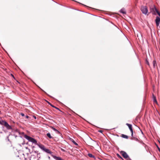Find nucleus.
I'll return each mask as SVG.
<instances>
[{
	"label": "nucleus",
	"instance_id": "obj_24",
	"mask_svg": "<svg viewBox=\"0 0 160 160\" xmlns=\"http://www.w3.org/2000/svg\"><path fill=\"white\" fill-rule=\"evenodd\" d=\"M26 118H29V117L27 115L26 116Z\"/></svg>",
	"mask_w": 160,
	"mask_h": 160
},
{
	"label": "nucleus",
	"instance_id": "obj_13",
	"mask_svg": "<svg viewBox=\"0 0 160 160\" xmlns=\"http://www.w3.org/2000/svg\"><path fill=\"white\" fill-rule=\"evenodd\" d=\"M153 67L154 68H155V67L157 66V64L155 60H153Z\"/></svg>",
	"mask_w": 160,
	"mask_h": 160
},
{
	"label": "nucleus",
	"instance_id": "obj_21",
	"mask_svg": "<svg viewBox=\"0 0 160 160\" xmlns=\"http://www.w3.org/2000/svg\"><path fill=\"white\" fill-rule=\"evenodd\" d=\"M55 108L56 109H57L58 110H59V111H60V110L59 109V108H57V107H55Z\"/></svg>",
	"mask_w": 160,
	"mask_h": 160
},
{
	"label": "nucleus",
	"instance_id": "obj_3",
	"mask_svg": "<svg viewBox=\"0 0 160 160\" xmlns=\"http://www.w3.org/2000/svg\"><path fill=\"white\" fill-rule=\"evenodd\" d=\"M150 12L153 15H156V13L160 16V13L154 6L153 7L150 8Z\"/></svg>",
	"mask_w": 160,
	"mask_h": 160
},
{
	"label": "nucleus",
	"instance_id": "obj_6",
	"mask_svg": "<svg viewBox=\"0 0 160 160\" xmlns=\"http://www.w3.org/2000/svg\"><path fill=\"white\" fill-rule=\"evenodd\" d=\"M126 125L128 127V128H129V129L131 132L132 137H133V129H132V125L130 124H129L128 123H127L126 124Z\"/></svg>",
	"mask_w": 160,
	"mask_h": 160
},
{
	"label": "nucleus",
	"instance_id": "obj_11",
	"mask_svg": "<svg viewBox=\"0 0 160 160\" xmlns=\"http://www.w3.org/2000/svg\"><path fill=\"white\" fill-rule=\"evenodd\" d=\"M88 156L90 157V158H94V160H95L96 159V158L93 155H92V154L91 153H88Z\"/></svg>",
	"mask_w": 160,
	"mask_h": 160
},
{
	"label": "nucleus",
	"instance_id": "obj_5",
	"mask_svg": "<svg viewBox=\"0 0 160 160\" xmlns=\"http://www.w3.org/2000/svg\"><path fill=\"white\" fill-rule=\"evenodd\" d=\"M141 10L142 13L145 15L147 14L148 12V10L147 8L145 6H142L141 7Z\"/></svg>",
	"mask_w": 160,
	"mask_h": 160
},
{
	"label": "nucleus",
	"instance_id": "obj_2",
	"mask_svg": "<svg viewBox=\"0 0 160 160\" xmlns=\"http://www.w3.org/2000/svg\"><path fill=\"white\" fill-rule=\"evenodd\" d=\"M38 146L43 151L47 153L51 154L52 152L48 149L45 148L44 146L41 144H38Z\"/></svg>",
	"mask_w": 160,
	"mask_h": 160
},
{
	"label": "nucleus",
	"instance_id": "obj_20",
	"mask_svg": "<svg viewBox=\"0 0 160 160\" xmlns=\"http://www.w3.org/2000/svg\"><path fill=\"white\" fill-rule=\"evenodd\" d=\"M50 104V105H51L52 107H53V108H55V107H55V106H54L53 105H52V104Z\"/></svg>",
	"mask_w": 160,
	"mask_h": 160
},
{
	"label": "nucleus",
	"instance_id": "obj_17",
	"mask_svg": "<svg viewBox=\"0 0 160 160\" xmlns=\"http://www.w3.org/2000/svg\"><path fill=\"white\" fill-rule=\"evenodd\" d=\"M51 128L52 129L55 131L57 132H59L57 129H55V128H54L53 127H51Z\"/></svg>",
	"mask_w": 160,
	"mask_h": 160
},
{
	"label": "nucleus",
	"instance_id": "obj_15",
	"mask_svg": "<svg viewBox=\"0 0 160 160\" xmlns=\"http://www.w3.org/2000/svg\"><path fill=\"white\" fill-rule=\"evenodd\" d=\"M47 135L49 138L51 139L52 138V137L51 135L49 133H47Z\"/></svg>",
	"mask_w": 160,
	"mask_h": 160
},
{
	"label": "nucleus",
	"instance_id": "obj_4",
	"mask_svg": "<svg viewBox=\"0 0 160 160\" xmlns=\"http://www.w3.org/2000/svg\"><path fill=\"white\" fill-rule=\"evenodd\" d=\"M120 153L123 158L127 159V160H131L126 152L123 151H121L120 152Z\"/></svg>",
	"mask_w": 160,
	"mask_h": 160
},
{
	"label": "nucleus",
	"instance_id": "obj_22",
	"mask_svg": "<svg viewBox=\"0 0 160 160\" xmlns=\"http://www.w3.org/2000/svg\"><path fill=\"white\" fill-rule=\"evenodd\" d=\"M98 132H101V133H102V130H101L98 131Z\"/></svg>",
	"mask_w": 160,
	"mask_h": 160
},
{
	"label": "nucleus",
	"instance_id": "obj_18",
	"mask_svg": "<svg viewBox=\"0 0 160 160\" xmlns=\"http://www.w3.org/2000/svg\"><path fill=\"white\" fill-rule=\"evenodd\" d=\"M117 156L118 157V158H119L122 159L123 160V158H122L119 155V154H117Z\"/></svg>",
	"mask_w": 160,
	"mask_h": 160
},
{
	"label": "nucleus",
	"instance_id": "obj_7",
	"mask_svg": "<svg viewBox=\"0 0 160 160\" xmlns=\"http://www.w3.org/2000/svg\"><path fill=\"white\" fill-rule=\"evenodd\" d=\"M2 122L5 126L8 129H9L11 128V127L5 121H3Z\"/></svg>",
	"mask_w": 160,
	"mask_h": 160
},
{
	"label": "nucleus",
	"instance_id": "obj_25",
	"mask_svg": "<svg viewBox=\"0 0 160 160\" xmlns=\"http://www.w3.org/2000/svg\"><path fill=\"white\" fill-rule=\"evenodd\" d=\"M11 75H12V77H14V76H13V75H12V74H11Z\"/></svg>",
	"mask_w": 160,
	"mask_h": 160
},
{
	"label": "nucleus",
	"instance_id": "obj_16",
	"mask_svg": "<svg viewBox=\"0 0 160 160\" xmlns=\"http://www.w3.org/2000/svg\"><path fill=\"white\" fill-rule=\"evenodd\" d=\"M71 139V141L75 145H78V144L73 139Z\"/></svg>",
	"mask_w": 160,
	"mask_h": 160
},
{
	"label": "nucleus",
	"instance_id": "obj_23",
	"mask_svg": "<svg viewBox=\"0 0 160 160\" xmlns=\"http://www.w3.org/2000/svg\"><path fill=\"white\" fill-rule=\"evenodd\" d=\"M21 115H22V116H24V114L23 113H21Z\"/></svg>",
	"mask_w": 160,
	"mask_h": 160
},
{
	"label": "nucleus",
	"instance_id": "obj_19",
	"mask_svg": "<svg viewBox=\"0 0 160 160\" xmlns=\"http://www.w3.org/2000/svg\"><path fill=\"white\" fill-rule=\"evenodd\" d=\"M146 63H147V64L149 66V62H148V61H147V60H146Z\"/></svg>",
	"mask_w": 160,
	"mask_h": 160
},
{
	"label": "nucleus",
	"instance_id": "obj_8",
	"mask_svg": "<svg viewBox=\"0 0 160 160\" xmlns=\"http://www.w3.org/2000/svg\"><path fill=\"white\" fill-rule=\"evenodd\" d=\"M160 22V18L159 17H157L155 20V22L157 26H159Z\"/></svg>",
	"mask_w": 160,
	"mask_h": 160
},
{
	"label": "nucleus",
	"instance_id": "obj_12",
	"mask_svg": "<svg viewBox=\"0 0 160 160\" xmlns=\"http://www.w3.org/2000/svg\"><path fill=\"white\" fill-rule=\"evenodd\" d=\"M120 12L123 14H126V12L125 9L123 8L122 9L120 10Z\"/></svg>",
	"mask_w": 160,
	"mask_h": 160
},
{
	"label": "nucleus",
	"instance_id": "obj_9",
	"mask_svg": "<svg viewBox=\"0 0 160 160\" xmlns=\"http://www.w3.org/2000/svg\"><path fill=\"white\" fill-rule=\"evenodd\" d=\"M37 160V158L34 155H32L29 159V160Z\"/></svg>",
	"mask_w": 160,
	"mask_h": 160
},
{
	"label": "nucleus",
	"instance_id": "obj_1",
	"mask_svg": "<svg viewBox=\"0 0 160 160\" xmlns=\"http://www.w3.org/2000/svg\"><path fill=\"white\" fill-rule=\"evenodd\" d=\"M24 137L28 140L29 141L31 142H32V143H33L36 145H38V144L37 143V141L34 138L29 136L26 135H24Z\"/></svg>",
	"mask_w": 160,
	"mask_h": 160
},
{
	"label": "nucleus",
	"instance_id": "obj_10",
	"mask_svg": "<svg viewBox=\"0 0 160 160\" xmlns=\"http://www.w3.org/2000/svg\"><path fill=\"white\" fill-rule=\"evenodd\" d=\"M152 98H153V102L155 103H157L156 98V97L153 94H152Z\"/></svg>",
	"mask_w": 160,
	"mask_h": 160
},
{
	"label": "nucleus",
	"instance_id": "obj_14",
	"mask_svg": "<svg viewBox=\"0 0 160 160\" xmlns=\"http://www.w3.org/2000/svg\"><path fill=\"white\" fill-rule=\"evenodd\" d=\"M121 136L122 138L126 139H128V136L123 134H122Z\"/></svg>",
	"mask_w": 160,
	"mask_h": 160
}]
</instances>
